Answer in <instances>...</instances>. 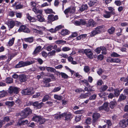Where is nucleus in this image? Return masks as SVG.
<instances>
[{
	"instance_id": "nucleus-1",
	"label": "nucleus",
	"mask_w": 128,
	"mask_h": 128,
	"mask_svg": "<svg viewBox=\"0 0 128 128\" xmlns=\"http://www.w3.org/2000/svg\"><path fill=\"white\" fill-rule=\"evenodd\" d=\"M34 62V61H28L26 62L20 61L16 66L15 68H18L29 65L32 64Z\"/></svg>"
},
{
	"instance_id": "nucleus-2",
	"label": "nucleus",
	"mask_w": 128,
	"mask_h": 128,
	"mask_svg": "<svg viewBox=\"0 0 128 128\" xmlns=\"http://www.w3.org/2000/svg\"><path fill=\"white\" fill-rule=\"evenodd\" d=\"M32 120L39 123V124H42L45 122V120L40 116H35L33 117Z\"/></svg>"
},
{
	"instance_id": "nucleus-3",
	"label": "nucleus",
	"mask_w": 128,
	"mask_h": 128,
	"mask_svg": "<svg viewBox=\"0 0 128 128\" xmlns=\"http://www.w3.org/2000/svg\"><path fill=\"white\" fill-rule=\"evenodd\" d=\"M32 113V110L29 108L28 107L25 108L23 111L20 114V116L25 118Z\"/></svg>"
},
{
	"instance_id": "nucleus-4",
	"label": "nucleus",
	"mask_w": 128,
	"mask_h": 128,
	"mask_svg": "<svg viewBox=\"0 0 128 128\" xmlns=\"http://www.w3.org/2000/svg\"><path fill=\"white\" fill-rule=\"evenodd\" d=\"M58 19V16L57 15H54L52 14L49 15L48 17V22L51 23L52 22Z\"/></svg>"
},
{
	"instance_id": "nucleus-5",
	"label": "nucleus",
	"mask_w": 128,
	"mask_h": 128,
	"mask_svg": "<svg viewBox=\"0 0 128 128\" xmlns=\"http://www.w3.org/2000/svg\"><path fill=\"white\" fill-rule=\"evenodd\" d=\"M33 88H28L27 89L23 90L22 91V93L24 95H29L32 94Z\"/></svg>"
},
{
	"instance_id": "nucleus-6",
	"label": "nucleus",
	"mask_w": 128,
	"mask_h": 128,
	"mask_svg": "<svg viewBox=\"0 0 128 128\" xmlns=\"http://www.w3.org/2000/svg\"><path fill=\"white\" fill-rule=\"evenodd\" d=\"M8 92L10 94L13 93L17 94L18 92V88L16 87L10 86L9 88Z\"/></svg>"
},
{
	"instance_id": "nucleus-7",
	"label": "nucleus",
	"mask_w": 128,
	"mask_h": 128,
	"mask_svg": "<svg viewBox=\"0 0 128 128\" xmlns=\"http://www.w3.org/2000/svg\"><path fill=\"white\" fill-rule=\"evenodd\" d=\"M84 54L89 58L91 59L93 58V54L90 49H87L84 50Z\"/></svg>"
},
{
	"instance_id": "nucleus-8",
	"label": "nucleus",
	"mask_w": 128,
	"mask_h": 128,
	"mask_svg": "<svg viewBox=\"0 0 128 128\" xmlns=\"http://www.w3.org/2000/svg\"><path fill=\"white\" fill-rule=\"evenodd\" d=\"M19 32H25L28 33L30 32V30L24 25H22L20 28L18 30Z\"/></svg>"
},
{
	"instance_id": "nucleus-9",
	"label": "nucleus",
	"mask_w": 128,
	"mask_h": 128,
	"mask_svg": "<svg viewBox=\"0 0 128 128\" xmlns=\"http://www.w3.org/2000/svg\"><path fill=\"white\" fill-rule=\"evenodd\" d=\"M36 28H38V30L36 28H33L32 29V31L40 35H42L43 34L42 30V28L38 26H36Z\"/></svg>"
},
{
	"instance_id": "nucleus-10",
	"label": "nucleus",
	"mask_w": 128,
	"mask_h": 128,
	"mask_svg": "<svg viewBox=\"0 0 128 128\" xmlns=\"http://www.w3.org/2000/svg\"><path fill=\"white\" fill-rule=\"evenodd\" d=\"M75 8L74 7H72L71 9L70 8H68L66 9L64 11V12L66 14H67L69 12L73 13L75 12Z\"/></svg>"
},
{
	"instance_id": "nucleus-11",
	"label": "nucleus",
	"mask_w": 128,
	"mask_h": 128,
	"mask_svg": "<svg viewBox=\"0 0 128 128\" xmlns=\"http://www.w3.org/2000/svg\"><path fill=\"white\" fill-rule=\"evenodd\" d=\"M100 116V115L99 114L96 112L94 113L92 116L93 122H95Z\"/></svg>"
},
{
	"instance_id": "nucleus-12",
	"label": "nucleus",
	"mask_w": 128,
	"mask_h": 128,
	"mask_svg": "<svg viewBox=\"0 0 128 128\" xmlns=\"http://www.w3.org/2000/svg\"><path fill=\"white\" fill-rule=\"evenodd\" d=\"M73 118L72 115L71 113H66L65 117L64 120L66 121L70 122Z\"/></svg>"
},
{
	"instance_id": "nucleus-13",
	"label": "nucleus",
	"mask_w": 128,
	"mask_h": 128,
	"mask_svg": "<svg viewBox=\"0 0 128 128\" xmlns=\"http://www.w3.org/2000/svg\"><path fill=\"white\" fill-rule=\"evenodd\" d=\"M32 105L37 108H40L43 105V103L42 102L39 103L38 102L36 101L33 102L32 103Z\"/></svg>"
},
{
	"instance_id": "nucleus-14",
	"label": "nucleus",
	"mask_w": 128,
	"mask_h": 128,
	"mask_svg": "<svg viewBox=\"0 0 128 128\" xmlns=\"http://www.w3.org/2000/svg\"><path fill=\"white\" fill-rule=\"evenodd\" d=\"M120 124L121 126L123 128L126 127L128 125V124L126 120H123L120 121Z\"/></svg>"
},
{
	"instance_id": "nucleus-15",
	"label": "nucleus",
	"mask_w": 128,
	"mask_h": 128,
	"mask_svg": "<svg viewBox=\"0 0 128 128\" xmlns=\"http://www.w3.org/2000/svg\"><path fill=\"white\" fill-rule=\"evenodd\" d=\"M112 15V14L110 12L105 10L103 14V16L105 18H110Z\"/></svg>"
},
{
	"instance_id": "nucleus-16",
	"label": "nucleus",
	"mask_w": 128,
	"mask_h": 128,
	"mask_svg": "<svg viewBox=\"0 0 128 128\" xmlns=\"http://www.w3.org/2000/svg\"><path fill=\"white\" fill-rule=\"evenodd\" d=\"M95 24V22L92 19L90 20L88 22L87 24V26L88 27L94 26Z\"/></svg>"
},
{
	"instance_id": "nucleus-17",
	"label": "nucleus",
	"mask_w": 128,
	"mask_h": 128,
	"mask_svg": "<svg viewBox=\"0 0 128 128\" xmlns=\"http://www.w3.org/2000/svg\"><path fill=\"white\" fill-rule=\"evenodd\" d=\"M19 79L21 82H25L26 80V76L24 74H22L19 76Z\"/></svg>"
},
{
	"instance_id": "nucleus-18",
	"label": "nucleus",
	"mask_w": 128,
	"mask_h": 128,
	"mask_svg": "<svg viewBox=\"0 0 128 128\" xmlns=\"http://www.w3.org/2000/svg\"><path fill=\"white\" fill-rule=\"evenodd\" d=\"M7 24L9 27L10 28H12L14 26L15 23L13 21L10 20L8 22Z\"/></svg>"
},
{
	"instance_id": "nucleus-19",
	"label": "nucleus",
	"mask_w": 128,
	"mask_h": 128,
	"mask_svg": "<svg viewBox=\"0 0 128 128\" xmlns=\"http://www.w3.org/2000/svg\"><path fill=\"white\" fill-rule=\"evenodd\" d=\"M98 1L96 0H90L88 3V4L90 6H92L97 4Z\"/></svg>"
},
{
	"instance_id": "nucleus-20",
	"label": "nucleus",
	"mask_w": 128,
	"mask_h": 128,
	"mask_svg": "<svg viewBox=\"0 0 128 128\" xmlns=\"http://www.w3.org/2000/svg\"><path fill=\"white\" fill-rule=\"evenodd\" d=\"M46 69L49 72H56V70L52 67L46 66Z\"/></svg>"
},
{
	"instance_id": "nucleus-21",
	"label": "nucleus",
	"mask_w": 128,
	"mask_h": 128,
	"mask_svg": "<svg viewBox=\"0 0 128 128\" xmlns=\"http://www.w3.org/2000/svg\"><path fill=\"white\" fill-rule=\"evenodd\" d=\"M61 34L62 36H65L69 34L70 32L67 30H62L61 31Z\"/></svg>"
},
{
	"instance_id": "nucleus-22",
	"label": "nucleus",
	"mask_w": 128,
	"mask_h": 128,
	"mask_svg": "<svg viewBox=\"0 0 128 128\" xmlns=\"http://www.w3.org/2000/svg\"><path fill=\"white\" fill-rule=\"evenodd\" d=\"M66 41L62 40H58L55 42L58 44H64L66 43Z\"/></svg>"
},
{
	"instance_id": "nucleus-23",
	"label": "nucleus",
	"mask_w": 128,
	"mask_h": 128,
	"mask_svg": "<svg viewBox=\"0 0 128 128\" xmlns=\"http://www.w3.org/2000/svg\"><path fill=\"white\" fill-rule=\"evenodd\" d=\"M27 18L30 22H34L36 21L37 20L33 17H32L30 16L28 14L27 15Z\"/></svg>"
},
{
	"instance_id": "nucleus-24",
	"label": "nucleus",
	"mask_w": 128,
	"mask_h": 128,
	"mask_svg": "<svg viewBox=\"0 0 128 128\" xmlns=\"http://www.w3.org/2000/svg\"><path fill=\"white\" fill-rule=\"evenodd\" d=\"M24 40L26 42L31 43L33 42L34 38L33 37H31L27 38H24Z\"/></svg>"
},
{
	"instance_id": "nucleus-25",
	"label": "nucleus",
	"mask_w": 128,
	"mask_h": 128,
	"mask_svg": "<svg viewBox=\"0 0 128 128\" xmlns=\"http://www.w3.org/2000/svg\"><path fill=\"white\" fill-rule=\"evenodd\" d=\"M126 98V96L123 94H121L118 100L119 101H121L125 100Z\"/></svg>"
},
{
	"instance_id": "nucleus-26",
	"label": "nucleus",
	"mask_w": 128,
	"mask_h": 128,
	"mask_svg": "<svg viewBox=\"0 0 128 128\" xmlns=\"http://www.w3.org/2000/svg\"><path fill=\"white\" fill-rule=\"evenodd\" d=\"M115 28L113 27H111L109 28L108 32L110 34H112L114 32Z\"/></svg>"
},
{
	"instance_id": "nucleus-27",
	"label": "nucleus",
	"mask_w": 128,
	"mask_h": 128,
	"mask_svg": "<svg viewBox=\"0 0 128 128\" xmlns=\"http://www.w3.org/2000/svg\"><path fill=\"white\" fill-rule=\"evenodd\" d=\"M108 10L110 11V12L112 15H114V16L116 15V13L114 11L115 9L113 8L110 7H108Z\"/></svg>"
},
{
	"instance_id": "nucleus-28",
	"label": "nucleus",
	"mask_w": 128,
	"mask_h": 128,
	"mask_svg": "<svg viewBox=\"0 0 128 128\" xmlns=\"http://www.w3.org/2000/svg\"><path fill=\"white\" fill-rule=\"evenodd\" d=\"M36 17L38 18V20L40 22H42L45 21V19L40 15H38Z\"/></svg>"
},
{
	"instance_id": "nucleus-29",
	"label": "nucleus",
	"mask_w": 128,
	"mask_h": 128,
	"mask_svg": "<svg viewBox=\"0 0 128 128\" xmlns=\"http://www.w3.org/2000/svg\"><path fill=\"white\" fill-rule=\"evenodd\" d=\"M32 10L36 14L39 13L41 14L42 13V10H38L36 8H33Z\"/></svg>"
},
{
	"instance_id": "nucleus-30",
	"label": "nucleus",
	"mask_w": 128,
	"mask_h": 128,
	"mask_svg": "<svg viewBox=\"0 0 128 128\" xmlns=\"http://www.w3.org/2000/svg\"><path fill=\"white\" fill-rule=\"evenodd\" d=\"M116 101H112L110 102V106L111 108L113 109L116 106Z\"/></svg>"
},
{
	"instance_id": "nucleus-31",
	"label": "nucleus",
	"mask_w": 128,
	"mask_h": 128,
	"mask_svg": "<svg viewBox=\"0 0 128 128\" xmlns=\"http://www.w3.org/2000/svg\"><path fill=\"white\" fill-rule=\"evenodd\" d=\"M41 48V47L40 46L37 47L34 50L33 53V54H35L38 52H40Z\"/></svg>"
},
{
	"instance_id": "nucleus-32",
	"label": "nucleus",
	"mask_w": 128,
	"mask_h": 128,
	"mask_svg": "<svg viewBox=\"0 0 128 128\" xmlns=\"http://www.w3.org/2000/svg\"><path fill=\"white\" fill-rule=\"evenodd\" d=\"M88 8V6L86 4H83L80 8V10L81 12H82L85 10H86Z\"/></svg>"
},
{
	"instance_id": "nucleus-33",
	"label": "nucleus",
	"mask_w": 128,
	"mask_h": 128,
	"mask_svg": "<svg viewBox=\"0 0 128 128\" xmlns=\"http://www.w3.org/2000/svg\"><path fill=\"white\" fill-rule=\"evenodd\" d=\"M7 93L6 91L3 90L0 92V97H3L7 95Z\"/></svg>"
},
{
	"instance_id": "nucleus-34",
	"label": "nucleus",
	"mask_w": 128,
	"mask_h": 128,
	"mask_svg": "<svg viewBox=\"0 0 128 128\" xmlns=\"http://www.w3.org/2000/svg\"><path fill=\"white\" fill-rule=\"evenodd\" d=\"M99 31L98 30H96L95 29L94 30H92L91 32L90 36H93L96 34H99Z\"/></svg>"
},
{
	"instance_id": "nucleus-35",
	"label": "nucleus",
	"mask_w": 128,
	"mask_h": 128,
	"mask_svg": "<svg viewBox=\"0 0 128 128\" xmlns=\"http://www.w3.org/2000/svg\"><path fill=\"white\" fill-rule=\"evenodd\" d=\"M105 111H108L109 110V108H108V102L104 103L102 106Z\"/></svg>"
},
{
	"instance_id": "nucleus-36",
	"label": "nucleus",
	"mask_w": 128,
	"mask_h": 128,
	"mask_svg": "<svg viewBox=\"0 0 128 128\" xmlns=\"http://www.w3.org/2000/svg\"><path fill=\"white\" fill-rule=\"evenodd\" d=\"M45 13L46 14H49L51 13L55 14V12H53L52 10L51 9L48 8L44 10Z\"/></svg>"
},
{
	"instance_id": "nucleus-37",
	"label": "nucleus",
	"mask_w": 128,
	"mask_h": 128,
	"mask_svg": "<svg viewBox=\"0 0 128 128\" xmlns=\"http://www.w3.org/2000/svg\"><path fill=\"white\" fill-rule=\"evenodd\" d=\"M114 94L115 96L118 97L120 94L119 90L118 89H116L114 90Z\"/></svg>"
},
{
	"instance_id": "nucleus-38",
	"label": "nucleus",
	"mask_w": 128,
	"mask_h": 128,
	"mask_svg": "<svg viewBox=\"0 0 128 128\" xmlns=\"http://www.w3.org/2000/svg\"><path fill=\"white\" fill-rule=\"evenodd\" d=\"M14 39L15 38H12L9 40L8 44V46H10L13 44L14 43Z\"/></svg>"
},
{
	"instance_id": "nucleus-39",
	"label": "nucleus",
	"mask_w": 128,
	"mask_h": 128,
	"mask_svg": "<svg viewBox=\"0 0 128 128\" xmlns=\"http://www.w3.org/2000/svg\"><path fill=\"white\" fill-rule=\"evenodd\" d=\"M14 102L13 101L6 102H5V104L8 106H12L14 105Z\"/></svg>"
},
{
	"instance_id": "nucleus-40",
	"label": "nucleus",
	"mask_w": 128,
	"mask_h": 128,
	"mask_svg": "<svg viewBox=\"0 0 128 128\" xmlns=\"http://www.w3.org/2000/svg\"><path fill=\"white\" fill-rule=\"evenodd\" d=\"M6 83L8 84L11 83L13 82L12 79L10 78H7L6 80Z\"/></svg>"
},
{
	"instance_id": "nucleus-41",
	"label": "nucleus",
	"mask_w": 128,
	"mask_h": 128,
	"mask_svg": "<svg viewBox=\"0 0 128 128\" xmlns=\"http://www.w3.org/2000/svg\"><path fill=\"white\" fill-rule=\"evenodd\" d=\"M81 82L86 85L88 87L90 86V85L88 82V81L87 80H82Z\"/></svg>"
},
{
	"instance_id": "nucleus-42",
	"label": "nucleus",
	"mask_w": 128,
	"mask_h": 128,
	"mask_svg": "<svg viewBox=\"0 0 128 128\" xmlns=\"http://www.w3.org/2000/svg\"><path fill=\"white\" fill-rule=\"evenodd\" d=\"M110 56L113 57H118L120 56V55L116 52H114L111 54Z\"/></svg>"
},
{
	"instance_id": "nucleus-43",
	"label": "nucleus",
	"mask_w": 128,
	"mask_h": 128,
	"mask_svg": "<svg viewBox=\"0 0 128 128\" xmlns=\"http://www.w3.org/2000/svg\"><path fill=\"white\" fill-rule=\"evenodd\" d=\"M111 61L112 62L118 63L120 61V60L119 58H111Z\"/></svg>"
},
{
	"instance_id": "nucleus-44",
	"label": "nucleus",
	"mask_w": 128,
	"mask_h": 128,
	"mask_svg": "<svg viewBox=\"0 0 128 128\" xmlns=\"http://www.w3.org/2000/svg\"><path fill=\"white\" fill-rule=\"evenodd\" d=\"M56 51L55 50H53L48 53V55L49 56H54L56 54Z\"/></svg>"
},
{
	"instance_id": "nucleus-45",
	"label": "nucleus",
	"mask_w": 128,
	"mask_h": 128,
	"mask_svg": "<svg viewBox=\"0 0 128 128\" xmlns=\"http://www.w3.org/2000/svg\"><path fill=\"white\" fill-rule=\"evenodd\" d=\"M108 88V86H107L104 85L100 88V91L102 92L106 90Z\"/></svg>"
},
{
	"instance_id": "nucleus-46",
	"label": "nucleus",
	"mask_w": 128,
	"mask_h": 128,
	"mask_svg": "<svg viewBox=\"0 0 128 128\" xmlns=\"http://www.w3.org/2000/svg\"><path fill=\"white\" fill-rule=\"evenodd\" d=\"M102 51V53L104 54H106V48L104 46H101V50Z\"/></svg>"
},
{
	"instance_id": "nucleus-47",
	"label": "nucleus",
	"mask_w": 128,
	"mask_h": 128,
	"mask_svg": "<svg viewBox=\"0 0 128 128\" xmlns=\"http://www.w3.org/2000/svg\"><path fill=\"white\" fill-rule=\"evenodd\" d=\"M104 27V26H99L96 28L95 29L96 30L99 31L100 32L99 33H100L101 32V30Z\"/></svg>"
},
{
	"instance_id": "nucleus-48",
	"label": "nucleus",
	"mask_w": 128,
	"mask_h": 128,
	"mask_svg": "<svg viewBox=\"0 0 128 128\" xmlns=\"http://www.w3.org/2000/svg\"><path fill=\"white\" fill-rule=\"evenodd\" d=\"M54 96L55 98L58 100H60L62 99V96H61L55 94L54 95Z\"/></svg>"
},
{
	"instance_id": "nucleus-49",
	"label": "nucleus",
	"mask_w": 128,
	"mask_h": 128,
	"mask_svg": "<svg viewBox=\"0 0 128 128\" xmlns=\"http://www.w3.org/2000/svg\"><path fill=\"white\" fill-rule=\"evenodd\" d=\"M62 78H67L68 77V76L66 74L64 73L61 72V74Z\"/></svg>"
},
{
	"instance_id": "nucleus-50",
	"label": "nucleus",
	"mask_w": 128,
	"mask_h": 128,
	"mask_svg": "<svg viewBox=\"0 0 128 128\" xmlns=\"http://www.w3.org/2000/svg\"><path fill=\"white\" fill-rule=\"evenodd\" d=\"M78 35V34L76 32H72L71 34V35L70 36L69 38H74Z\"/></svg>"
},
{
	"instance_id": "nucleus-51",
	"label": "nucleus",
	"mask_w": 128,
	"mask_h": 128,
	"mask_svg": "<svg viewBox=\"0 0 128 128\" xmlns=\"http://www.w3.org/2000/svg\"><path fill=\"white\" fill-rule=\"evenodd\" d=\"M86 36V34H81V35H80L79 36H78L77 37H76V38L77 40H80L81 38H82L83 37H85Z\"/></svg>"
},
{
	"instance_id": "nucleus-52",
	"label": "nucleus",
	"mask_w": 128,
	"mask_h": 128,
	"mask_svg": "<svg viewBox=\"0 0 128 128\" xmlns=\"http://www.w3.org/2000/svg\"><path fill=\"white\" fill-rule=\"evenodd\" d=\"M53 48V45H50L46 47V50L48 51H51Z\"/></svg>"
},
{
	"instance_id": "nucleus-53",
	"label": "nucleus",
	"mask_w": 128,
	"mask_h": 128,
	"mask_svg": "<svg viewBox=\"0 0 128 128\" xmlns=\"http://www.w3.org/2000/svg\"><path fill=\"white\" fill-rule=\"evenodd\" d=\"M71 48L68 47H65L62 48V50L64 52L70 50Z\"/></svg>"
},
{
	"instance_id": "nucleus-54",
	"label": "nucleus",
	"mask_w": 128,
	"mask_h": 128,
	"mask_svg": "<svg viewBox=\"0 0 128 128\" xmlns=\"http://www.w3.org/2000/svg\"><path fill=\"white\" fill-rule=\"evenodd\" d=\"M81 119L80 116H76L75 117V120L76 122L79 121Z\"/></svg>"
},
{
	"instance_id": "nucleus-55",
	"label": "nucleus",
	"mask_w": 128,
	"mask_h": 128,
	"mask_svg": "<svg viewBox=\"0 0 128 128\" xmlns=\"http://www.w3.org/2000/svg\"><path fill=\"white\" fill-rule=\"evenodd\" d=\"M80 25H85L86 24V21L85 20L80 19L79 20Z\"/></svg>"
},
{
	"instance_id": "nucleus-56",
	"label": "nucleus",
	"mask_w": 128,
	"mask_h": 128,
	"mask_svg": "<svg viewBox=\"0 0 128 128\" xmlns=\"http://www.w3.org/2000/svg\"><path fill=\"white\" fill-rule=\"evenodd\" d=\"M61 89V87L59 86L55 88L52 90V92H56L60 90Z\"/></svg>"
},
{
	"instance_id": "nucleus-57",
	"label": "nucleus",
	"mask_w": 128,
	"mask_h": 128,
	"mask_svg": "<svg viewBox=\"0 0 128 128\" xmlns=\"http://www.w3.org/2000/svg\"><path fill=\"white\" fill-rule=\"evenodd\" d=\"M87 94H82L80 96V98H85L87 96H88V95H87Z\"/></svg>"
},
{
	"instance_id": "nucleus-58",
	"label": "nucleus",
	"mask_w": 128,
	"mask_h": 128,
	"mask_svg": "<svg viewBox=\"0 0 128 128\" xmlns=\"http://www.w3.org/2000/svg\"><path fill=\"white\" fill-rule=\"evenodd\" d=\"M84 70L86 72H88L90 70L89 67L88 66H85L84 68Z\"/></svg>"
},
{
	"instance_id": "nucleus-59",
	"label": "nucleus",
	"mask_w": 128,
	"mask_h": 128,
	"mask_svg": "<svg viewBox=\"0 0 128 128\" xmlns=\"http://www.w3.org/2000/svg\"><path fill=\"white\" fill-rule=\"evenodd\" d=\"M49 98V97L47 95H46L42 99V101L44 102L48 100Z\"/></svg>"
},
{
	"instance_id": "nucleus-60",
	"label": "nucleus",
	"mask_w": 128,
	"mask_h": 128,
	"mask_svg": "<svg viewBox=\"0 0 128 128\" xmlns=\"http://www.w3.org/2000/svg\"><path fill=\"white\" fill-rule=\"evenodd\" d=\"M101 50V46H100V47L97 48L95 50V51L98 54L100 53Z\"/></svg>"
},
{
	"instance_id": "nucleus-61",
	"label": "nucleus",
	"mask_w": 128,
	"mask_h": 128,
	"mask_svg": "<svg viewBox=\"0 0 128 128\" xmlns=\"http://www.w3.org/2000/svg\"><path fill=\"white\" fill-rule=\"evenodd\" d=\"M108 97L109 98L112 99L113 98L115 97V96L113 93H110L108 95Z\"/></svg>"
},
{
	"instance_id": "nucleus-62",
	"label": "nucleus",
	"mask_w": 128,
	"mask_h": 128,
	"mask_svg": "<svg viewBox=\"0 0 128 128\" xmlns=\"http://www.w3.org/2000/svg\"><path fill=\"white\" fill-rule=\"evenodd\" d=\"M31 6H32L33 7V8H36V4L34 2H30Z\"/></svg>"
},
{
	"instance_id": "nucleus-63",
	"label": "nucleus",
	"mask_w": 128,
	"mask_h": 128,
	"mask_svg": "<svg viewBox=\"0 0 128 128\" xmlns=\"http://www.w3.org/2000/svg\"><path fill=\"white\" fill-rule=\"evenodd\" d=\"M62 28V26L60 25L58 26H56L55 28V30H56V32L57 31L59 30L60 29Z\"/></svg>"
},
{
	"instance_id": "nucleus-64",
	"label": "nucleus",
	"mask_w": 128,
	"mask_h": 128,
	"mask_svg": "<svg viewBox=\"0 0 128 128\" xmlns=\"http://www.w3.org/2000/svg\"><path fill=\"white\" fill-rule=\"evenodd\" d=\"M103 72V70L101 68H100L97 71V73L98 74L100 75L102 74Z\"/></svg>"
}]
</instances>
